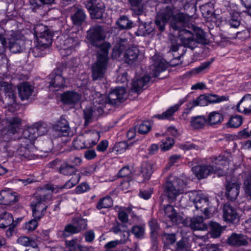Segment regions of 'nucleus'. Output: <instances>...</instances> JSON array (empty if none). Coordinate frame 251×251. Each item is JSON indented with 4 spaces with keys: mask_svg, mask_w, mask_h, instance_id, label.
Here are the masks:
<instances>
[{
    "mask_svg": "<svg viewBox=\"0 0 251 251\" xmlns=\"http://www.w3.org/2000/svg\"><path fill=\"white\" fill-rule=\"evenodd\" d=\"M105 37L103 28L99 25L93 26L87 31V38L90 43L92 46L99 48L97 52L103 53V50H102V47H103V46L105 44L109 45L108 50L111 47L109 43L107 42L102 43Z\"/></svg>",
    "mask_w": 251,
    "mask_h": 251,
    "instance_id": "obj_7",
    "label": "nucleus"
},
{
    "mask_svg": "<svg viewBox=\"0 0 251 251\" xmlns=\"http://www.w3.org/2000/svg\"><path fill=\"white\" fill-rule=\"evenodd\" d=\"M227 243L231 246L238 247L248 245V242L244 234L233 232L228 237Z\"/></svg>",
    "mask_w": 251,
    "mask_h": 251,
    "instance_id": "obj_18",
    "label": "nucleus"
},
{
    "mask_svg": "<svg viewBox=\"0 0 251 251\" xmlns=\"http://www.w3.org/2000/svg\"><path fill=\"white\" fill-rule=\"evenodd\" d=\"M86 17V14L83 9L76 8L74 14L71 16V19L75 25L80 26L85 21Z\"/></svg>",
    "mask_w": 251,
    "mask_h": 251,
    "instance_id": "obj_30",
    "label": "nucleus"
},
{
    "mask_svg": "<svg viewBox=\"0 0 251 251\" xmlns=\"http://www.w3.org/2000/svg\"><path fill=\"white\" fill-rule=\"evenodd\" d=\"M17 243L24 246H34L35 242L27 236H21L17 239Z\"/></svg>",
    "mask_w": 251,
    "mask_h": 251,
    "instance_id": "obj_55",
    "label": "nucleus"
},
{
    "mask_svg": "<svg viewBox=\"0 0 251 251\" xmlns=\"http://www.w3.org/2000/svg\"><path fill=\"white\" fill-rule=\"evenodd\" d=\"M64 160L60 159H55L54 160L51 161L48 164V166L50 168H54L59 171L60 170Z\"/></svg>",
    "mask_w": 251,
    "mask_h": 251,
    "instance_id": "obj_61",
    "label": "nucleus"
},
{
    "mask_svg": "<svg viewBox=\"0 0 251 251\" xmlns=\"http://www.w3.org/2000/svg\"><path fill=\"white\" fill-rule=\"evenodd\" d=\"M188 184V181L177 178L172 181H167L163 186L164 192L172 201L184 192V188Z\"/></svg>",
    "mask_w": 251,
    "mask_h": 251,
    "instance_id": "obj_8",
    "label": "nucleus"
},
{
    "mask_svg": "<svg viewBox=\"0 0 251 251\" xmlns=\"http://www.w3.org/2000/svg\"><path fill=\"white\" fill-rule=\"evenodd\" d=\"M208 104H214L219 103L223 101H226L228 100V98L224 96H219L216 94H207Z\"/></svg>",
    "mask_w": 251,
    "mask_h": 251,
    "instance_id": "obj_45",
    "label": "nucleus"
},
{
    "mask_svg": "<svg viewBox=\"0 0 251 251\" xmlns=\"http://www.w3.org/2000/svg\"><path fill=\"white\" fill-rule=\"evenodd\" d=\"M162 237L163 241L166 246L172 245L176 241V234L174 233H163Z\"/></svg>",
    "mask_w": 251,
    "mask_h": 251,
    "instance_id": "obj_49",
    "label": "nucleus"
},
{
    "mask_svg": "<svg viewBox=\"0 0 251 251\" xmlns=\"http://www.w3.org/2000/svg\"><path fill=\"white\" fill-rule=\"evenodd\" d=\"M54 0H30V3L33 9L38 8L44 4L53 3Z\"/></svg>",
    "mask_w": 251,
    "mask_h": 251,
    "instance_id": "obj_51",
    "label": "nucleus"
},
{
    "mask_svg": "<svg viewBox=\"0 0 251 251\" xmlns=\"http://www.w3.org/2000/svg\"><path fill=\"white\" fill-rule=\"evenodd\" d=\"M189 226L194 230H206L208 226L205 224L202 216H197L191 219Z\"/></svg>",
    "mask_w": 251,
    "mask_h": 251,
    "instance_id": "obj_27",
    "label": "nucleus"
},
{
    "mask_svg": "<svg viewBox=\"0 0 251 251\" xmlns=\"http://www.w3.org/2000/svg\"><path fill=\"white\" fill-rule=\"evenodd\" d=\"M90 189L88 183L83 182L78 185L75 189V193L76 194H81L84 193Z\"/></svg>",
    "mask_w": 251,
    "mask_h": 251,
    "instance_id": "obj_64",
    "label": "nucleus"
},
{
    "mask_svg": "<svg viewBox=\"0 0 251 251\" xmlns=\"http://www.w3.org/2000/svg\"><path fill=\"white\" fill-rule=\"evenodd\" d=\"M167 67V65L163 61H156L151 66V69L152 71V75L154 77H157L159 73L165 71Z\"/></svg>",
    "mask_w": 251,
    "mask_h": 251,
    "instance_id": "obj_39",
    "label": "nucleus"
},
{
    "mask_svg": "<svg viewBox=\"0 0 251 251\" xmlns=\"http://www.w3.org/2000/svg\"><path fill=\"white\" fill-rule=\"evenodd\" d=\"M113 206V200L109 196H106L100 199L96 207L100 210L103 208H108Z\"/></svg>",
    "mask_w": 251,
    "mask_h": 251,
    "instance_id": "obj_42",
    "label": "nucleus"
},
{
    "mask_svg": "<svg viewBox=\"0 0 251 251\" xmlns=\"http://www.w3.org/2000/svg\"><path fill=\"white\" fill-rule=\"evenodd\" d=\"M154 30L153 23L142 22L139 25L137 31L135 34L138 36H146L151 33Z\"/></svg>",
    "mask_w": 251,
    "mask_h": 251,
    "instance_id": "obj_28",
    "label": "nucleus"
},
{
    "mask_svg": "<svg viewBox=\"0 0 251 251\" xmlns=\"http://www.w3.org/2000/svg\"><path fill=\"white\" fill-rule=\"evenodd\" d=\"M126 97V90L123 87L116 88L108 96L100 95L95 97L94 103L100 102L104 108L107 104L115 105L123 102Z\"/></svg>",
    "mask_w": 251,
    "mask_h": 251,
    "instance_id": "obj_6",
    "label": "nucleus"
},
{
    "mask_svg": "<svg viewBox=\"0 0 251 251\" xmlns=\"http://www.w3.org/2000/svg\"><path fill=\"white\" fill-rule=\"evenodd\" d=\"M140 53V50L138 48L136 47L129 48L125 50L124 54V59L125 63L131 65L133 64L137 61Z\"/></svg>",
    "mask_w": 251,
    "mask_h": 251,
    "instance_id": "obj_22",
    "label": "nucleus"
},
{
    "mask_svg": "<svg viewBox=\"0 0 251 251\" xmlns=\"http://www.w3.org/2000/svg\"><path fill=\"white\" fill-rule=\"evenodd\" d=\"M108 47L105 44L102 47L103 52H97V61L91 67L92 78L93 80H101L104 76L108 66Z\"/></svg>",
    "mask_w": 251,
    "mask_h": 251,
    "instance_id": "obj_5",
    "label": "nucleus"
},
{
    "mask_svg": "<svg viewBox=\"0 0 251 251\" xmlns=\"http://www.w3.org/2000/svg\"><path fill=\"white\" fill-rule=\"evenodd\" d=\"M128 147V144L126 141H123L117 143L114 148L116 151L121 153L124 152Z\"/></svg>",
    "mask_w": 251,
    "mask_h": 251,
    "instance_id": "obj_62",
    "label": "nucleus"
},
{
    "mask_svg": "<svg viewBox=\"0 0 251 251\" xmlns=\"http://www.w3.org/2000/svg\"><path fill=\"white\" fill-rule=\"evenodd\" d=\"M237 108L238 111L245 114L251 112V94L245 95L238 103Z\"/></svg>",
    "mask_w": 251,
    "mask_h": 251,
    "instance_id": "obj_25",
    "label": "nucleus"
},
{
    "mask_svg": "<svg viewBox=\"0 0 251 251\" xmlns=\"http://www.w3.org/2000/svg\"><path fill=\"white\" fill-rule=\"evenodd\" d=\"M5 121L6 125L4 130L7 132L12 134L18 132L21 126V120L18 117H6Z\"/></svg>",
    "mask_w": 251,
    "mask_h": 251,
    "instance_id": "obj_16",
    "label": "nucleus"
},
{
    "mask_svg": "<svg viewBox=\"0 0 251 251\" xmlns=\"http://www.w3.org/2000/svg\"><path fill=\"white\" fill-rule=\"evenodd\" d=\"M72 175L73 176L71 178L66 182L64 185L60 186L57 185L55 186H54V188H56V191L58 190V192H59L60 190H61L64 188L70 189L77 184L80 180V175L79 174H76L75 173Z\"/></svg>",
    "mask_w": 251,
    "mask_h": 251,
    "instance_id": "obj_33",
    "label": "nucleus"
},
{
    "mask_svg": "<svg viewBox=\"0 0 251 251\" xmlns=\"http://www.w3.org/2000/svg\"><path fill=\"white\" fill-rule=\"evenodd\" d=\"M165 214L173 223H177L178 216L174 207L169 204L164 206Z\"/></svg>",
    "mask_w": 251,
    "mask_h": 251,
    "instance_id": "obj_34",
    "label": "nucleus"
},
{
    "mask_svg": "<svg viewBox=\"0 0 251 251\" xmlns=\"http://www.w3.org/2000/svg\"><path fill=\"white\" fill-rule=\"evenodd\" d=\"M151 129L150 123L148 121H144L140 125L138 128V132L140 134H145L149 132Z\"/></svg>",
    "mask_w": 251,
    "mask_h": 251,
    "instance_id": "obj_57",
    "label": "nucleus"
},
{
    "mask_svg": "<svg viewBox=\"0 0 251 251\" xmlns=\"http://www.w3.org/2000/svg\"><path fill=\"white\" fill-rule=\"evenodd\" d=\"M130 9L132 11V15L140 16L144 12L143 0H128Z\"/></svg>",
    "mask_w": 251,
    "mask_h": 251,
    "instance_id": "obj_29",
    "label": "nucleus"
},
{
    "mask_svg": "<svg viewBox=\"0 0 251 251\" xmlns=\"http://www.w3.org/2000/svg\"><path fill=\"white\" fill-rule=\"evenodd\" d=\"M209 228L212 237L217 238L220 236L222 232V227L219 224L211 222L209 224Z\"/></svg>",
    "mask_w": 251,
    "mask_h": 251,
    "instance_id": "obj_46",
    "label": "nucleus"
},
{
    "mask_svg": "<svg viewBox=\"0 0 251 251\" xmlns=\"http://www.w3.org/2000/svg\"><path fill=\"white\" fill-rule=\"evenodd\" d=\"M64 69V67L62 66L58 67L50 75L49 78L51 79V81L50 82V88L53 87L55 89V91H57L64 87L65 86V80L63 76Z\"/></svg>",
    "mask_w": 251,
    "mask_h": 251,
    "instance_id": "obj_11",
    "label": "nucleus"
},
{
    "mask_svg": "<svg viewBox=\"0 0 251 251\" xmlns=\"http://www.w3.org/2000/svg\"><path fill=\"white\" fill-rule=\"evenodd\" d=\"M189 249L188 240L186 238H182L176 242V251H187Z\"/></svg>",
    "mask_w": 251,
    "mask_h": 251,
    "instance_id": "obj_53",
    "label": "nucleus"
},
{
    "mask_svg": "<svg viewBox=\"0 0 251 251\" xmlns=\"http://www.w3.org/2000/svg\"><path fill=\"white\" fill-rule=\"evenodd\" d=\"M56 189L54 185L49 184L38 189L34 200L30 203L34 218L40 220L45 215L48 207L46 203L51 200L53 192H58V190L56 191Z\"/></svg>",
    "mask_w": 251,
    "mask_h": 251,
    "instance_id": "obj_2",
    "label": "nucleus"
},
{
    "mask_svg": "<svg viewBox=\"0 0 251 251\" xmlns=\"http://www.w3.org/2000/svg\"><path fill=\"white\" fill-rule=\"evenodd\" d=\"M131 232L136 237L141 238L144 234L145 228L143 226H134Z\"/></svg>",
    "mask_w": 251,
    "mask_h": 251,
    "instance_id": "obj_56",
    "label": "nucleus"
},
{
    "mask_svg": "<svg viewBox=\"0 0 251 251\" xmlns=\"http://www.w3.org/2000/svg\"><path fill=\"white\" fill-rule=\"evenodd\" d=\"M223 218L226 222H235L238 219L236 208L228 203H226L223 207Z\"/></svg>",
    "mask_w": 251,
    "mask_h": 251,
    "instance_id": "obj_17",
    "label": "nucleus"
},
{
    "mask_svg": "<svg viewBox=\"0 0 251 251\" xmlns=\"http://www.w3.org/2000/svg\"><path fill=\"white\" fill-rule=\"evenodd\" d=\"M24 136L29 138L32 141H34L38 137L35 128H34L33 125L24 130L23 133Z\"/></svg>",
    "mask_w": 251,
    "mask_h": 251,
    "instance_id": "obj_52",
    "label": "nucleus"
},
{
    "mask_svg": "<svg viewBox=\"0 0 251 251\" xmlns=\"http://www.w3.org/2000/svg\"><path fill=\"white\" fill-rule=\"evenodd\" d=\"M78 233V230L76 227L72 225H68L66 226L63 233V236L66 237L74 233Z\"/></svg>",
    "mask_w": 251,
    "mask_h": 251,
    "instance_id": "obj_58",
    "label": "nucleus"
},
{
    "mask_svg": "<svg viewBox=\"0 0 251 251\" xmlns=\"http://www.w3.org/2000/svg\"><path fill=\"white\" fill-rule=\"evenodd\" d=\"M125 243V240H116L108 242L104 245L105 251H117L115 249L120 245Z\"/></svg>",
    "mask_w": 251,
    "mask_h": 251,
    "instance_id": "obj_47",
    "label": "nucleus"
},
{
    "mask_svg": "<svg viewBox=\"0 0 251 251\" xmlns=\"http://www.w3.org/2000/svg\"><path fill=\"white\" fill-rule=\"evenodd\" d=\"M76 168L71 166L69 163L64 160L59 173L65 176H71L77 172Z\"/></svg>",
    "mask_w": 251,
    "mask_h": 251,
    "instance_id": "obj_41",
    "label": "nucleus"
},
{
    "mask_svg": "<svg viewBox=\"0 0 251 251\" xmlns=\"http://www.w3.org/2000/svg\"><path fill=\"white\" fill-rule=\"evenodd\" d=\"M207 100V94L201 95L196 99L193 100L192 101L188 103L187 104V108L189 110H191L196 106H207L208 105Z\"/></svg>",
    "mask_w": 251,
    "mask_h": 251,
    "instance_id": "obj_32",
    "label": "nucleus"
},
{
    "mask_svg": "<svg viewBox=\"0 0 251 251\" xmlns=\"http://www.w3.org/2000/svg\"><path fill=\"white\" fill-rule=\"evenodd\" d=\"M105 6L104 4H100L97 7L89 12L90 16L92 19H101L103 17V14L104 12Z\"/></svg>",
    "mask_w": 251,
    "mask_h": 251,
    "instance_id": "obj_43",
    "label": "nucleus"
},
{
    "mask_svg": "<svg viewBox=\"0 0 251 251\" xmlns=\"http://www.w3.org/2000/svg\"><path fill=\"white\" fill-rule=\"evenodd\" d=\"M18 201L17 194L10 189H5L0 192V204L10 205Z\"/></svg>",
    "mask_w": 251,
    "mask_h": 251,
    "instance_id": "obj_15",
    "label": "nucleus"
},
{
    "mask_svg": "<svg viewBox=\"0 0 251 251\" xmlns=\"http://www.w3.org/2000/svg\"><path fill=\"white\" fill-rule=\"evenodd\" d=\"M206 123V118L202 115L192 117L190 120V126L194 129L204 128Z\"/></svg>",
    "mask_w": 251,
    "mask_h": 251,
    "instance_id": "obj_31",
    "label": "nucleus"
},
{
    "mask_svg": "<svg viewBox=\"0 0 251 251\" xmlns=\"http://www.w3.org/2000/svg\"><path fill=\"white\" fill-rule=\"evenodd\" d=\"M9 48L12 53L22 52L25 49V42L22 39L12 37L9 39Z\"/></svg>",
    "mask_w": 251,
    "mask_h": 251,
    "instance_id": "obj_21",
    "label": "nucleus"
},
{
    "mask_svg": "<svg viewBox=\"0 0 251 251\" xmlns=\"http://www.w3.org/2000/svg\"><path fill=\"white\" fill-rule=\"evenodd\" d=\"M18 94L22 100H27L31 96L34 87L28 82H23L18 84Z\"/></svg>",
    "mask_w": 251,
    "mask_h": 251,
    "instance_id": "obj_20",
    "label": "nucleus"
},
{
    "mask_svg": "<svg viewBox=\"0 0 251 251\" xmlns=\"http://www.w3.org/2000/svg\"><path fill=\"white\" fill-rule=\"evenodd\" d=\"M66 244L70 251H79L80 249L81 246L75 240L66 241Z\"/></svg>",
    "mask_w": 251,
    "mask_h": 251,
    "instance_id": "obj_63",
    "label": "nucleus"
},
{
    "mask_svg": "<svg viewBox=\"0 0 251 251\" xmlns=\"http://www.w3.org/2000/svg\"><path fill=\"white\" fill-rule=\"evenodd\" d=\"M140 172L144 180H149L153 172L152 165L147 162L143 163L140 168Z\"/></svg>",
    "mask_w": 251,
    "mask_h": 251,
    "instance_id": "obj_35",
    "label": "nucleus"
},
{
    "mask_svg": "<svg viewBox=\"0 0 251 251\" xmlns=\"http://www.w3.org/2000/svg\"><path fill=\"white\" fill-rule=\"evenodd\" d=\"M190 200L193 202L197 210L202 212L206 218H209L211 214L210 202L205 195L198 193L197 192H191L189 193Z\"/></svg>",
    "mask_w": 251,
    "mask_h": 251,
    "instance_id": "obj_9",
    "label": "nucleus"
},
{
    "mask_svg": "<svg viewBox=\"0 0 251 251\" xmlns=\"http://www.w3.org/2000/svg\"><path fill=\"white\" fill-rule=\"evenodd\" d=\"M56 130L59 131V135L66 136L69 135L70 128L68 122L65 120H62L55 126Z\"/></svg>",
    "mask_w": 251,
    "mask_h": 251,
    "instance_id": "obj_38",
    "label": "nucleus"
},
{
    "mask_svg": "<svg viewBox=\"0 0 251 251\" xmlns=\"http://www.w3.org/2000/svg\"><path fill=\"white\" fill-rule=\"evenodd\" d=\"M226 196L228 200L234 201L239 195L240 185L235 180H230L228 176L226 177Z\"/></svg>",
    "mask_w": 251,
    "mask_h": 251,
    "instance_id": "obj_13",
    "label": "nucleus"
},
{
    "mask_svg": "<svg viewBox=\"0 0 251 251\" xmlns=\"http://www.w3.org/2000/svg\"><path fill=\"white\" fill-rule=\"evenodd\" d=\"M150 80L151 77L149 75H145L139 78H134L132 83L131 91L133 92L139 93L146 86Z\"/></svg>",
    "mask_w": 251,
    "mask_h": 251,
    "instance_id": "obj_26",
    "label": "nucleus"
},
{
    "mask_svg": "<svg viewBox=\"0 0 251 251\" xmlns=\"http://www.w3.org/2000/svg\"><path fill=\"white\" fill-rule=\"evenodd\" d=\"M34 30L38 44L30 50L29 54L35 57H43L47 53V49L52 43L51 35L47 27L43 25H37Z\"/></svg>",
    "mask_w": 251,
    "mask_h": 251,
    "instance_id": "obj_3",
    "label": "nucleus"
},
{
    "mask_svg": "<svg viewBox=\"0 0 251 251\" xmlns=\"http://www.w3.org/2000/svg\"><path fill=\"white\" fill-rule=\"evenodd\" d=\"M175 7L172 5H167L162 7L157 13L155 24L157 28L161 32L164 31L165 25L172 18L171 26L175 30H178L188 25L189 18L183 13L175 14Z\"/></svg>",
    "mask_w": 251,
    "mask_h": 251,
    "instance_id": "obj_1",
    "label": "nucleus"
},
{
    "mask_svg": "<svg viewBox=\"0 0 251 251\" xmlns=\"http://www.w3.org/2000/svg\"><path fill=\"white\" fill-rule=\"evenodd\" d=\"M212 62V61L203 62L200 66L192 70V72L195 74H200L203 72L206 69L209 68Z\"/></svg>",
    "mask_w": 251,
    "mask_h": 251,
    "instance_id": "obj_59",
    "label": "nucleus"
},
{
    "mask_svg": "<svg viewBox=\"0 0 251 251\" xmlns=\"http://www.w3.org/2000/svg\"><path fill=\"white\" fill-rule=\"evenodd\" d=\"M100 0H86L83 4L87 8L89 12L92 11L95 7H98L100 4H103Z\"/></svg>",
    "mask_w": 251,
    "mask_h": 251,
    "instance_id": "obj_50",
    "label": "nucleus"
},
{
    "mask_svg": "<svg viewBox=\"0 0 251 251\" xmlns=\"http://www.w3.org/2000/svg\"><path fill=\"white\" fill-rule=\"evenodd\" d=\"M95 98L93 99V106H89L83 110V116L85 119V124L88 125L91 123L93 120L101 114L103 112V107L100 102L94 103Z\"/></svg>",
    "mask_w": 251,
    "mask_h": 251,
    "instance_id": "obj_10",
    "label": "nucleus"
},
{
    "mask_svg": "<svg viewBox=\"0 0 251 251\" xmlns=\"http://www.w3.org/2000/svg\"><path fill=\"white\" fill-rule=\"evenodd\" d=\"M179 107V105L176 104L169 108L165 112L161 114L156 115L154 117L159 119H168L171 120L173 119L172 117L173 115L178 110Z\"/></svg>",
    "mask_w": 251,
    "mask_h": 251,
    "instance_id": "obj_37",
    "label": "nucleus"
},
{
    "mask_svg": "<svg viewBox=\"0 0 251 251\" xmlns=\"http://www.w3.org/2000/svg\"><path fill=\"white\" fill-rule=\"evenodd\" d=\"M0 90L5 93L4 101L8 105H12L16 103V96L11 84L6 82L0 81Z\"/></svg>",
    "mask_w": 251,
    "mask_h": 251,
    "instance_id": "obj_14",
    "label": "nucleus"
},
{
    "mask_svg": "<svg viewBox=\"0 0 251 251\" xmlns=\"http://www.w3.org/2000/svg\"><path fill=\"white\" fill-rule=\"evenodd\" d=\"M39 220H37L36 218L30 220L25 224V229H27L28 231H31L34 230L38 226V222Z\"/></svg>",
    "mask_w": 251,
    "mask_h": 251,
    "instance_id": "obj_60",
    "label": "nucleus"
},
{
    "mask_svg": "<svg viewBox=\"0 0 251 251\" xmlns=\"http://www.w3.org/2000/svg\"><path fill=\"white\" fill-rule=\"evenodd\" d=\"M81 95L74 91H67L61 95L62 101L66 104L75 105L80 100Z\"/></svg>",
    "mask_w": 251,
    "mask_h": 251,
    "instance_id": "obj_23",
    "label": "nucleus"
},
{
    "mask_svg": "<svg viewBox=\"0 0 251 251\" xmlns=\"http://www.w3.org/2000/svg\"><path fill=\"white\" fill-rule=\"evenodd\" d=\"M120 29H128L132 27L133 22L130 21L127 16H122L116 22Z\"/></svg>",
    "mask_w": 251,
    "mask_h": 251,
    "instance_id": "obj_40",
    "label": "nucleus"
},
{
    "mask_svg": "<svg viewBox=\"0 0 251 251\" xmlns=\"http://www.w3.org/2000/svg\"><path fill=\"white\" fill-rule=\"evenodd\" d=\"M192 170L195 176L201 179L206 178L212 174H219L221 169L211 165H197L192 168Z\"/></svg>",
    "mask_w": 251,
    "mask_h": 251,
    "instance_id": "obj_12",
    "label": "nucleus"
},
{
    "mask_svg": "<svg viewBox=\"0 0 251 251\" xmlns=\"http://www.w3.org/2000/svg\"><path fill=\"white\" fill-rule=\"evenodd\" d=\"M13 218L12 215L4 212L0 215V228H5L13 224Z\"/></svg>",
    "mask_w": 251,
    "mask_h": 251,
    "instance_id": "obj_36",
    "label": "nucleus"
},
{
    "mask_svg": "<svg viewBox=\"0 0 251 251\" xmlns=\"http://www.w3.org/2000/svg\"><path fill=\"white\" fill-rule=\"evenodd\" d=\"M38 137L42 136L47 133L49 130V126L44 122H38L33 124Z\"/></svg>",
    "mask_w": 251,
    "mask_h": 251,
    "instance_id": "obj_44",
    "label": "nucleus"
},
{
    "mask_svg": "<svg viewBox=\"0 0 251 251\" xmlns=\"http://www.w3.org/2000/svg\"><path fill=\"white\" fill-rule=\"evenodd\" d=\"M242 124V119L241 116L235 115L230 118L228 122L227 123V126L229 127L237 128L240 126Z\"/></svg>",
    "mask_w": 251,
    "mask_h": 251,
    "instance_id": "obj_48",
    "label": "nucleus"
},
{
    "mask_svg": "<svg viewBox=\"0 0 251 251\" xmlns=\"http://www.w3.org/2000/svg\"><path fill=\"white\" fill-rule=\"evenodd\" d=\"M244 185L245 193L250 197L249 202H251V174L245 179Z\"/></svg>",
    "mask_w": 251,
    "mask_h": 251,
    "instance_id": "obj_54",
    "label": "nucleus"
},
{
    "mask_svg": "<svg viewBox=\"0 0 251 251\" xmlns=\"http://www.w3.org/2000/svg\"><path fill=\"white\" fill-rule=\"evenodd\" d=\"M188 27L193 30L196 36V39L194 38V34L190 30L187 29L184 27L180 28L178 32V38L184 47L193 50L197 47L198 44L205 43V33L202 29L194 25H191V26Z\"/></svg>",
    "mask_w": 251,
    "mask_h": 251,
    "instance_id": "obj_4",
    "label": "nucleus"
},
{
    "mask_svg": "<svg viewBox=\"0 0 251 251\" xmlns=\"http://www.w3.org/2000/svg\"><path fill=\"white\" fill-rule=\"evenodd\" d=\"M33 148L19 147L12 156L21 160H30L34 158V154L32 151Z\"/></svg>",
    "mask_w": 251,
    "mask_h": 251,
    "instance_id": "obj_19",
    "label": "nucleus"
},
{
    "mask_svg": "<svg viewBox=\"0 0 251 251\" xmlns=\"http://www.w3.org/2000/svg\"><path fill=\"white\" fill-rule=\"evenodd\" d=\"M224 117L222 113L219 111L210 112L207 118V124L209 126H214L220 125L224 121Z\"/></svg>",
    "mask_w": 251,
    "mask_h": 251,
    "instance_id": "obj_24",
    "label": "nucleus"
}]
</instances>
